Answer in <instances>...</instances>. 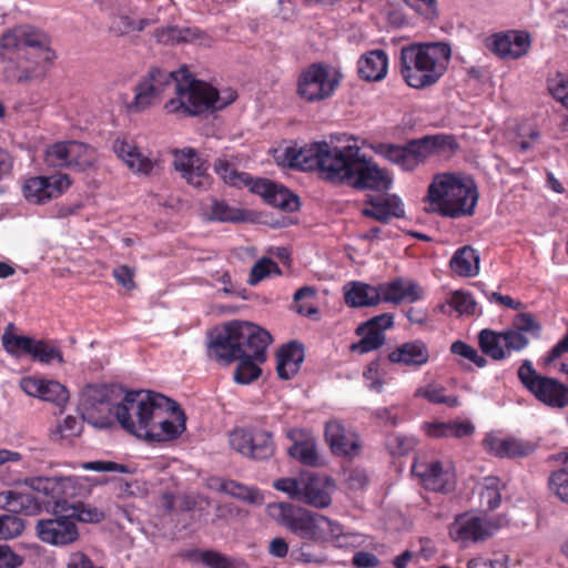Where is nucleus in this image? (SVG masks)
Here are the masks:
<instances>
[{"label":"nucleus","instance_id":"1","mask_svg":"<svg viewBox=\"0 0 568 568\" xmlns=\"http://www.w3.org/2000/svg\"><path fill=\"white\" fill-rule=\"evenodd\" d=\"M283 164L304 172L316 171L324 181L358 191H387L392 185L388 174L361 154L357 144H294L284 152Z\"/></svg>","mask_w":568,"mask_h":568},{"label":"nucleus","instance_id":"2","mask_svg":"<svg viewBox=\"0 0 568 568\" xmlns=\"http://www.w3.org/2000/svg\"><path fill=\"white\" fill-rule=\"evenodd\" d=\"M170 87L175 90V98L168 101L164 109L168 113L183 116L202 114L210 110H221L236 99L233 90H226L221 95L217 90L206 82L191 77L186 67L178 71H165L152 68L135 88L134 101L130 109L141 111L158 102L160 95Z\"/></svg>","mask_w":568,"mask_h":568},{"label":"nucleus","instance_id":"3","mask_svg":"<svg viewBox=\"0 0 568 568\" xmlns=\"http://www.w3.org/2000/svg\"><path fill=\"white\" fill-rule=\"evenodd\" d=\"M271 343L268 331L248 322L233 321L211 332L207 355L222 365L239 362L234 381L248 384L261 375L258 364L267 359Z\"/></svg>","mask_w":568,"mask_h":568},{"label":"nucleus","instance_id":"4","mask_svg":"<svg viewBox=\"0 0 568 568\" xmlns=\"http://www.w3.org/2000/svg\"><path fill=\"white\" fill-rule=\"evenodd\" d=\"M54 59L49 37L32 27H17L0 38V62H7L4 75L10 82L29 83L44 78Z\"/></svg>","mask_w":568,"mask_h":568},{"label":"nucleus","instance_id":"5","mask_svg":"<svg viewBox=\"0 0 568 568\" xmlns=\"http://www.w3.org/2000/svg\"><path fill=\"white\" fill-rule=\"evenodd\" d=\"M452 48L445 42L414 43L402 48L400 73L414 89L434 85L446 72Z\"/></svg>","mask_w":568,"mask_h":568},{"label":"nucleus","instance_id":"6","mask_svg":"<svg viewBox=\"0 0 568 568\" xmlns=\"http://www.w3.org/2000/svg\"><path fill=\"white\" fill-rule=\"evenodd\" d=\"M479 193L473 179L457 173H437L426 191L432 212L459 219L475 214Z\"/></svg>","mask_w":568,"mask_h":568},{"label":"nucleus","instance_id":"7","mask_svg":"<svg viewBox=\"0 0 568 568\" xmlns=\"http://www.w3.org/2000/svg\"><path fill=\"white\" fill-rule=\"evenodd\" d=\"M542 325L535 314L521 312L515 315L509 328L496 332L484 328L478 334V345L484 355L504 361L513 353L527 348L532 339L541 336Z\"/></svg>","mask_w":568,"mask_h":568},{"label":"nucleus","instance_id":"8","mask_svg":"<svg viewBox=\"0 0 568 568\" xmlns=\"http://www.w3.org/2000/svg\"><path fill=\"white\" fill-rule=\"evenodd\" d=\"M268 513L274 520L300 539L311 541L321 548L327 546L335 519L288 503L271 504Z\"/></svg>","mask_w":568,"mask_h":568},{"label":"nucleus","instance_id":"9","mask_svg":"<svg viewBox=\"0 0 568 568\" xmlns=\"http://www.w3.org/2000/svg\"><path fill=\"white\" fill-rule=\"evenodd\" d=\"M158 397H165L152 390H130L115 404V419L129 434L139 437L148 427L155 409L160 407Z\"/></svg>","mask_w":568,"mask_h":568},{"label":"nucleus","instance_id":"10","mask_svg":"<svg viewBox=\"0 0 568 568\" xmlns=\"http://www.w3.org/2000/svg\"><path fill=\"white\" fill-rule=\"evenodd\" d=\"M121 395L116 385L89 384L80 393L79 408L82 419L98 428L112 426L115 404Z\"/></svg>","mask_w":568,"mask_h":568},{"label":"nucleus","instance_id":"11","mask_svg":"<svg viewBox=\"0 0 568 568\" xmlns=\"http://www.w3.org/2000/svg\"><path fill=\"white\" fill-rule=\"evenodd\" d=\"M158 400L160 407L155 409L148 427L141 432L138 438L150 443L174 440L185 430V413L172 398L158 397Z\"/></svg>","mask_w":568,"mask_h":568},{"label":"nucleus","instance_id":"12","mask_svg":"<svg viewBox=\"0 0 568 568\" xmlns=\"http://www.w3.org/2000/svg\"><path fill=\"white\" fill-rule=\"evenodd\" d=\"M517 375L524 387L546 406L551 408L568 406V386L555 378L539 375L531 361H524Z\"/></svg>","mask_w":568,"mask_h":568},{"label":"nucleus","instance_id":"13","mask_svg":"<svg viewBox=\"0 0 568 568\" xmlns=\"http://www.w3.org/2000/svg\"><path fill=\"white\" fill-rule=\"evenodd\" d=\"M230 444L236 453L253 459H267L275 453L273 433L258 424L235 427L230 433Z\"/></svg>","mask_w":568,"mask_h":568},{"label":"nucleus","instance_id":"14","mask_svg":"<svg viewBox=\"0 0 568 568\" xmlns=\"http://www.w3.org/2000/svg\"><path fill=\"white\" fill-rule=\"evenodd\" d=\"M372 146L376 153L403 171H414L432 155L439 154L446 146L452 153L458 149V144H372Z\"/></svg>","mask_w":568,"mask_h":568},{"label":"nucleus","instance_id":"15","mask_svg":"<svg viewBox=\"0 0 568 568\" xmlns=\"http://www.w3.org/2000/svg\"><path fill=\"white\" fill-rule=\"evenodd\" d=\"M338 83L336 73L331 74L327 67L313 63L300 74L297 92L306 101H321L331 97Z\"/></svg>","mask_w":568,"mask_h":568},{"label":"nucleus","instance_id":"16","mask_svg":"<svg viewBox=\"0 0 568 568\" xmlns=\"http://www.w3.org/2000/svg\"><path fill=\"white\" fill-rule=\"evenodd\" d=\"M412 474L419 478L424 488L428 490L447 494L455 488L456 476L453 467H444L439 460L416 458Z\"/></svg>","mask_w":568,"mask_h":568},{"label":"nucleus","instance_id":"17","mask_svg":"<svg viewBox=\"0 0 568 568\" xmlns=\"http://www.w3.org/2000/svg\"><path fill=\"white\" fill-rule=\"evenodd\" d=\"M394 324V315L392 313H382L369 318L367 322L358 324L355 334L361 339L351 345V352L363 355L378 349L387 341L385 332L392 328Z\"/></svg>","mask_w":568,"mask_h":568},{"label":"nucleus","instance_id":"18","mask_svg":"<svg viewBox=\"0 0 568 568\" xmlns=\"http://www.w3.org/2000/svg\"><path fill=\"white\" fill-rule=\"evenodd\" d=\"M497 530L498 526L489 519L476 515L462 514L456 516L449 526V536L454 541L467 545L494 537Z\"/></svg>","mask_w":568,"mask_h":568},{"label":"nucleus","instance_id":"19","mask_svg":"<svg viewBox=\"0 0 568 568\" xmlns=\"http://www.w3.org/2000/svg\"><path fill=\"white\" fill-rule=\"evenodd\" d=\"M36 534L42 542L57 547L68 546L79 537L74 519L69 515H53L39 519L36 524Z\"/></svg>","mask_w":568,"mask_h":568},{"label":"nucleus","instance_id":"20","mask_svg":"<svg viewBox=\"0 0 568 568\" xmlns=\"http://www.w3.org/2000/svg\"><path fill=\"white\" fill-rule=\"evenodd\" d=\"M45 162L52 168H68L85 171L93 163L89 144H48Z\"/></svg>","mask_w":568,"mask_h":568},{"label":"nucleus","instance_id":"21","mask_svg":"<svg viewBox=\"0 0 568 568\" xmlns=\"http://www.w3.org/2000/svg\"><path fill=\"white\" fill-rule=\"evenodd\" d=\"M70 185L71 180L68 174L39 175L28 179L22 186V192L29 202L42 204L61 195Z\"/></svg>","mask_w":568,"mask_h":568},{"label":"nucleus","instance_id":"22","mask_svg":"<svg viewBox=\"0 0 568 568\" xmlns=\"http://www.w3.org/2000/svg\"><path fill=\"white\" fill-rule=\"evenodd\" d=\"M530 45V34L526 31L500 32L487 40L489 50L501 59H519L528 53Z\"/></svg>","mask_w":568,"mask_h":568},{"label":"nucleus","instance_id":"23","mask_svg":"<svg viewBox=\"0 0 568 568\" xmlns=\"http://www.w3.org/2000/svg\"><path fill=\"white\" fill-rule=\"evenodd\" d=\"M250 192L258 194L264 202L282 212H296L300 209V199L296 194L268 179H255Z\"/></svg>","mask_w":568,"mask_h":568},{"label":"nucleus","instance_id":"24","mask_svg":"<svg viewBox=\"0 0 568 568\" xmlns=\"http://www.w3.org/2000/svg\"><path fill=\"white\" fill-rule=\"evenodd\" d=\"M386 359L408 371H417L430 362V348L426 342L414 339L396 345L388 352Z\"/></svg>","mask_w":568,"mask_h":568},{"label":"nucleus","instance_id":"25","mask_svg":"<svg viewBox=\"0 0 568 568\" xmlns=\"http://www.w3.org/2000/svg\"><path fill=\"white\" fill-rule=\"evenodd\" d=\"M335 489L331 477L314 474H303V484L298 501L315 508H326L332 504V493Z\"/></svg>","mask_w":568,"mask_h":568},{"label":"nucleus","instance_id":"26","mask_svg":"<svg viewBox=\"0 0 568 568\" xmlns=\"http://www.w3.org/2000/svg\"><path fill=\"white\" fill-rule=\"evenodd\" d=\"M174 169L194 187L205 189L210 185L207 166L193 149L174 154Z\"/></svg>","mask_w":568,"mask_h":568},{"label":"nucleus","instance_id":"27","mask_svg":"<svg viewBox=\"0 0 568 568\" xmlns=\"http://www.w3.org/2000/svg\"><path fill=\"white\" fill-rule=\"evenodd\" d=\"M19 386L27 395L54 403L57 406L64 405L69 400L67 387L59 382L28 376L20 379Z\"/></svg>","mask_w":568,"mask_h":568},{"label":"nucleus","instance_id":"28","mask_svg":"<svg viewBox=\"0 0 568 568\" xmlns=\"http://www.w3.org/2000/svg\"><path fill=\"white\" fill-rule=\"evenodd\" d=\"M382 302L399 305L402 303H416L423 298V287L416 281L397 277L390 282L379 284Z\"/></svg>","mask_w":568,"mask_h":568},{"label":"nucleus","instance_id":"29","mask_svg":"<svg viewBox=\"0 0 568 568\" xmlns=\"http://www.w3.org/2000/svg\"><path fill=\"white\" fill-rule=\"evenodd\" d=\"M324 436L334 455L353 457L359 450L358 437L347 430L338 420H329L324 428Z\"/></svg>","mask_w":568,"mask_h":568},{"label":"nucleus","instance_id":"30","mask_svg":"<svg viewBox=\"0 0 568 568\" xmlns=\"http://www.w3.org/2000/svg\"><path fill=\"white\" fill-rule=\"evenodd\" d=\"M43 501L31 493L18 490L0 491V509L17 516H37L42 510Z\"/></svg>","mask_w":568,"mask_h":568},{"label":"nucleus","instance_id":"31","mask_svg":"<svg viewBox=\"0 0 568 568\" xmlns=\"http://www.w3.org/2000/svg\"><path fill=\"white\" fill-rule=\"evenodd\" d=\"M366 203L368 207L362 209V214L381 223L404 216L402 202L396 196L368 195Z\"/></svg>","mask_w":568,"mask_h":568},{"label":"nucleus","instance_id":"32","mask_svg":"<svg viewBox=\"0 0 568 568\" xmlns=\"http://www.w3.org/2000/svg\"><path fill=\"white\" fill-rule=\"evenodd\" d=\"M343 296L348 307H375L382 302L379 284L372 286L362 282H351L343 286Z\"/></svg>","mask_w":568,"mask_h":568},{"label":"nucleus","instance_id":"33","mask_svg":"<svg viewBox=\"0 0 568 568\" xmlns=\"http://www.w3.org/2000/svg\"><path fill=\"white\" fill-rule=\"evenodd\" d=\"M277 376L282 381L292 379L300 371L301 364L304 359L303 345L297 342H291L286 345H282L276 354Z\"/></svg>","mask_w":568,"mask_h":568},{"label":"nucleus","instance_id":"34","mask_svg":"<svg viewBox=\"0 0 568 568\" xmlns=\"http://www.w3.org/2000/svg\"><path fill=\"white\" fill-rule=\"evenodd\" d=\"M486 448L499 458H523L531 455L536 445L529 440L514 439H485Z\"/></svg>","mask_w":568,"mask_h":568},{"label":"nucleus","instance_id":"35","mask_svg":"<svg viewBox=\"0 0 568 568\" xmlns=\"http://www.w3.org/2000/svg\"><path fill=\"white\" fill-rule=\"evenodd\" d=\"M388 59L383 50H373L358 60V73L366 81H381L387 74Z\"/></svg>","mask_w":568,"mask_h":568},{"label":"nucleus","instance_id":"36","mask_svg":"<svg viewBox=\"0 0 568 568\" xmlns=\"http://www.w3.org/2000/svg\"><path fill=\"white\" fill-rule=\"evenodd\" d=\"M424 429L430 438H464L474 434L475 426L470 420L433 422L426 423Z\"/></svg>","mask_w":568,"mask_h":568},{"label":"nucleus","instance_id":"37","mask_svg":"<svg viewBox=\"0 0 568 568\" xmlns=\"http://www.w3.org/2000/svg\"><path fill=\"white\" fill-rule=\"evenodd\" d=\"M114 153L124 161L132 172L149 174L153 169V161L136 144H114Z\"/></svg>","mask_w":568,"mask_h":568},{"label":"nucleus","instance_id":"38","mask_svg":"<svg viewBox=\"0 0 568 568\" xmlns=\"http://www.w3.org/2000/svg\"><path fill=\"white\" fill-rule=\"evenodd\" d=\"M366 542L367 536L345 529L337 520H335L327 540V545L344 551H355L363 548Z\"/></svg>","mask_w":568,"mask_h":568},{"label":"nucleus","instance_id":"39","mask_svg":"<svg viewBox=\"0 0 568 568\" xmlns=\"http://www.w3.org/2000/svg\"><path fill=\"white\" fill-rule=\"evenodd\" d=\"M450 270L462 277H474L479 273V254L471 246H463L455 251Z\"/></svg>","mask_w":568,"mask_h":568},{"label":"nucleus","instance_id":"40","mask_svg":"<svg viewBox=\"0 0 568 568\" xmlns=\"http://www.w3.org/2000/svg\"><path fill=\"white\" fill-rule=\"evenodd\" d=\"M297 429L290 430L288 437L294 444L288 448V455L304 465L315 466L317 464V452L314 439H296Z\"/></svg>","mask_w":568,"mask_h":568},{"label":"nucleus","instance_id":"41","mask_svg":"<svg viewBox=\"0 0 568 568\" xmlns=\"http://www.w3.org/2000/svg\"><path fill=\"white\" fill-rule=\"evenodd\" d=\"M214 171L226 184L239 189L248 187L251 191V185L255 182V179L248 173H240V171L234 169L233 164L224 159H217L215 161Z\"/></svg>","mask_w":568,"mask_h":568},{"label":"nucleus","instance_id":"42","mask_svg":"<svg viewBox=\"0 0 568 568\" xmlns=\"http://www.w3.org/2000/svg\"><path fill=\"white\" fill-rule=\"evenodd\" d=\"M220 490L229 496H233L234 498H239L251 504L262 503V495L260 494L258 489L248 487L234 479H226L222 481L220 485Z\"/></svg>","mask_w":568,"mask_h":568},{"label":"nucleus","instance_id":"43","mask_svg":"<svg viewBox=\"0 0 568 568\" xmlns=\"http://www.w3.org/2000/svg\"><path fill=\"white\" fill-rule=\"evenodd\" d=\"M548 486L554 496L568 504V455L564 458L561 467L550 474Z\"/></svg>","mask_w":568,"mask_h":568},{"label":"nucleus","instance_id":"44","mask_svg":"<svg viewBox=\"0 0 568 568\" xmlns=\"http://www.w3.org/2000/svg\"><path fill=\"white\" fill-rule=\"evenodd\" d=\"M61 477H26L22 483L30 489L54 498L62 486Z\"/></svg>","mask_w":568,"mask_h":568},{"label":"nucleus","instance_id":"45","mask_svg":"<svg viewBox=\"0 0 568 568\" xmlns=\"http://www.w3.org/2000/svg\"><path fill=\"white\" fill-rule=\"evenodd\" d=\"M29 356L34 362H40V363H45V364H50L53 362H59V363L63 362L61 351L57 346H54L48 342H44V341H36L34 339V343L32 344Z\"/></svg>","mask_w":568,"mask_h":568},{"label":"nucleus","instance_id":"46","mask_svg":"<svg viewBox=\"0 0 568 568\" xmlns=\"http://www.w3.org/2000/svg\"><path fill=\"white\" fill-rule=\"evenodd\" d=\"M383 359L381 357H377L376 359L368 363L366 368L363 371V378L366 381L369 389L382 393L384 384H385V376L387 375V372L382 366Z\"/></svg>","mask_w":568,"mask_h":568},{"label":"nucleus","instance_id":"47","mask_svg":"<svg viewBox=\"0 0 568 568\" xmlns=\"http://www.w3.org/2000/svg\"><path fill=\"white\" fill-rule=\"evenodd\" d=\"M33 343L34 339L29 336L14 335L9 331L2 334V346L14 357H19L22 354L29 355Z\"/></svg>","mask_w":568,"mask_h":568},{"label":"nucleus","instance_id":"48","mask_svg":"<svg viewBox=\"0 0 568 568\" xmlns=\"http://www.w3.org/2000/svg\"><path fill=\"white\" fill-rule=\"evenodd\" d=\"M280 266L270 257L260 258L251 268L248 283L252 286L271 275H281Z\"/></svg>","mask_w":568,"mask_h":568},{"label":"nucleus","instance_id":"49","mask_svg":"<svg viewBox=\"0 0 568 568\" xmlns=\"http://www.w3.org/2000/svg\"><path fill=\"white\" fill-rule=\"evenodd\" d=\"M415 397H422L434 404H445L449 407H457L460 404L457 396H446L442 386L419 387L415 392Z\"/></svg>","mask_w":568,"mask_h":568},{"label":"nucleus","instance_id":"50","mask_svg":"<svg viewBox=\"0 0 568 568\" xmlns=\"http://www.w3.org/2000/svg\"><path fill=\"white\" fill-rule=\"evenodd\" d=\"M417 444L416 437L392 433L387 436L386 445L393 456H404L414 450Z\"/></svg>","mask_w":568,"mask_h":568},{"label":"nucleus","instance_id":"51","mask_svg":"<svg viewBox=\"0 0 568 568\" xmlns=\"http://www.w3.org/2000/svg\"><path fill=\"white\" fill-rule=\"evenodd\" d=\"M26 521L17 515H0V540H10L23 534Z\"/></svg>","mask_w":568,"mask_h":568},{"label":"nucleus","instance_id":"52","mask_svg":"<svg viewBox=\"0 0 568 568\" xmlns=\"http://www.w3.org/2000/svg\"><path fill=\"white\" fill-rule=\"evenodd\" d=\"M295 554L296 560L303 564L321 566L328 562L327 552L321 548H315L310 542H303Z\"/></svg>","mask_w":568,"mask_h":568},{"label":"nucleus","instance_id":"53","mask_svg":"<svg viewBox=\"0 0 568 568\" xmlns=\"http://www.w3.org/2000/svg\"><path fill=\"white\" fill-rule=\"evenodd\" d=\"M211 219L219 222L243 221V213L240 209L230 206L225 201H214L211 207Z\"/></svg>","mask_w":568,"mask_h":568},{"label":"nucleus","instance_id":"54","mask_svg":"<svg viewBox=\"0 0 568 568\" xmlns=\"http://www.w3.org/2000/svg\"><path fill=\"white\" fill-rule=\"evenodd\" d=\"M316 295V291L312 286H301L294 293V303L295 310L298 314L303 316H313L317 314V307L311 303L304 302V300L308 297H314Z\"/></svg>","mask_w":568,"mask_h":568},{"label":"nucleus","instance_id":"55","mask_svg":"<svg viewBox=\"0 0 568 568\" xmlns=\"http://www.w3.org/2000/svg\"><path fill=\"white\" fill-rule=\"evenodd\" d=\"M72 518L82 523H99L105 518V514L84 503H78L72 507Z\"/></svg>","mask_w":568,"mask_h":568},{"label":"nucleus","instance_id":"56","mask_svg":"<svg viewBox=\"0 0 568 568\" xmlns=\"http://www.w3.org/2000/svg\"><path fill=\"white\" fill-rule=\"evenodd\" d=\"M449 305L459 314H475L476 302L470 293L456 291L452 295Z\"/></svg>","mask_w":568,"mask_h":568},{"label":"nucleus","instance_id":"57","mask_svg":"<svg viewBox=\"0 0 568 568\" xmlns=\"http://www.w3.org/2000/svg\"><path fill=\"white\" fill-rule=\"evenodd\" d=\"M450 351L453 354L470 361L478 367H484L487 363L485 357L479 355L478 352L471 345H468L460 341L453 343Z\"/></svg>","mask_w":568,"mask_h":568},{"label":"nucleus","instance_id":"58","mask_svg":"<svg viewBox=\"0 0 568 568\" xmlns=\"http://www.w3.org/2000/svg\"><path fill=\"white\" fill-rule=\"evenodd\" d=\"M82 468L98 473H120L128 474L129 467L113 460H92L82 464Z\"/></svg>","mask_w":568,"mask_h":568},{"label":"nucleus","instance_id":"59","mask_svg":"<svg viewBox=\"0 0 568 568\" xmlns=\"http://www.w3.org/2000/svg\"><path fill=\"white\" fill-rule=\"evenodd\" d=\"M303 484V474L298 477H283L274 481L275 489L287 494L290 497L298 500Z\"/></svg>","mask_w":568,"mask_h":568},{"label":"nucleus","instance_id":"60","mask_svg":"<svg viewBox=\"0 0 568 568\" xmlns=\"http://www.w3.org/2000/svg\"><path fill=\"white\" fill-rule=\"evenodd\" d=\"M113 277L118 285L122 286L128 291L135 288L134 282V268L129 265H120L113 268Z\"/></svg>","mask_w":568,"mask_h":568},{"label":"nucleus","instance_id":"61","mask_svg":"<svg viewBox=\"0 0 568 568\" xmlns=\"http://www.w3.org/2000/svg\"><path fill=\"white\" fill-rule=\"evenodd\" d=\"M406 4L413 8L418 14L425 19H434L437 17L436 0H403Z\"/></svg>","mask_w":568,"mask_h":568},{"label":"nucleus","instance_id":"62","mask_svg":"<svg viewBox=\"0 0 568 568\" xmlns=\"http://www.w3.org/2000/svg\"><path fill=\"white\" fill-rule=\"evenodd\" d=\"M202 565L209 568H236L233 559L215 550H207V555L204 557V564Z\"/></svg>","mask_w":568,"mask_h":568},{"label":"nucleus","instance_id":"63","mask_svg":"<svg viewBox=\"0 0 568 568\" xmlns=\"http://www.w3.org/2000/svg\"><path fill=\"white\" fill-rule=\"evenodd\" d=\"M23 564V558L12 551L10 546L0 545V568H18Z\"/></svg>","mask_w":568,"mask_h":568},{"label":"nucleus","instance_id":"64","mask_svg":"<svg viewBox=\"0 0 568 568\" xmlns=\"http://www.w3.org/2000/svg\"><path fill=\"white\" fill-rule=\"evenodd\" d=\"M374 415L376 418L390 426H396L404 419L403 416L398 414L396 406L377 408Z\"/></svg>","mask_w":568,"mask_h":568}]
</instances>
